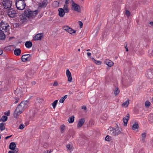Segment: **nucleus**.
Instances as JSON below:
<instances>
[{
	"label": "nucleus",
	"instance_id": "obj_14",
	"mask_svg": "<svg viewBox=\"0 0 153 153\" xmlns=\"http://www.w3.org/2000/svg\"><path fill=\"white\" fill-rule=\"evenodd\" d=\"M66 74L68 78V81L71 82L72 80L71 74L69 69H67L66 71Z\"/></svg>",
	"mask_w": 153,
	"mask_h": 153
},
{
	"label": "nucleus",
	"instance_id": "obj_46",
	"mask_svg": "<svg viewBox=\"0 0 153 153\" xmlns=\"http://www.w3.org/2000/svg\"><path fill=\"white\" fill-rule=\"evenodd\" d=\"M6 39H0V44H3L7 42V41H5Z\"/></svg>",
	"mask_w": 153,
	"mask_h": 153
},
{
	"label": "nucleus",
	"instance_id": "obj_5",
	"mask_svg": "<svg viewBox=\"0 0 153 153\" xmlns=\"http://www.w3.org/2000/svg\"><path fill=\"white\" fill-rule=\"evenodd\" d=\"M9 25L5 22L1 21L0 23V30L6 31L9 30Z\"/></svg>",
	"mask_w": 153,
	"mask_h": 153
},
{
	"label": "nucleus",
	"instance_id": "obj_19",
	"mask_svg": "<svg viewBox=\"0 0 153 153\" xmlns=\"http://www.w3.org/2000/svg\"><path fill=\"white\" fill-rule=\"evenodd\" d=\"M85 119L84 118H82L80 119L78 122L77 125V127H82L85 123Z\"/></svg>",
	"mask_w": 153,
	"mask_h": 153
},
{
	"label": "nucleus",
	"instance_id": "obj_32",
	"mask_svg": "<svg viewBox=\"0 0 153 153\" xmlns=\"http://www.w3.org/2000/svg\"><path fill=\"white\" fill-rule=\"evenodd\" d=\"M92 61L95 62V63L97 65H100L101 64L102 62L100 61H97L95 60L93 57L91 58Z\"/></svg>",
	"mask_w": 153,
	"mask_h": 153
},
{
	"label": "nucleus",
	"instance_id": "obj_49",
	"mask_svg": "<svg viewBox=\"0 0 153 153\" xmlns=\"http://www.w3.org/2000/svg\"><path fill=\"white\" fill-rule=\"evenodd\" d=\"M125 14L127 17H129L130 15V12L128 10L126 11Z\"/></svg>",
	"mask_w": 153,
	"mask_h": 153
},
{
	"label": "nucleus",
	"instance_id": "obj_30",
	"mask_svg": "<svg viewBox=\"0 0 153 153\" xmlns=\"http://www.w3.org/2000/svg\"><path fill=\"white\" fill-rule=\"evenodd\" d=\"M68 95H65L63 97H61V98L59 100V102L60 103H63L64 102L65 100L67 97Z\"/></svg>",
	"mask_w": 153,
	"mask_h": 153
},
{
	"label": "nucleus",
	"instance_id": "obj_61",
	"mask_svg": "<svg viewBox=\"0 0 153 153\" xmlns=\"http://www.w3.org/2000/svg\"><path fill=\"white\" fill-rule=\"evenodd\" d=\"M36 82H35V81H33V82H31V84L32 85H35L36 84Z\"/></svg>",
	"mask_w": 153,
	"mask_h": 153
},
{
	"label": "nucleus",
	"instance_id": "obj_31",
	"mask_svg": "<svg viewBox=\"0 0 153 153\" xmlns=\"http://www.w3.org/2000/svg\"><path fill=\"white\" fill-rule=\"evenodd\" d=\"M148 118L149 120V121L150 122V123H152L153 122V114H150L148 116Z\"/></svg>",
	"mask_w": 153,
	"mask_h": 153
},
{
	"label": "nucleus",
	"instance_id": "obj_25",
	"mask_svg": "<svg viewBox=\"0 0 153 153\" xmlns=\"http://www.w3.org/2000/svg\"><path fill=\"white\" fill-rule=\"evenodd\" d=\"M7 31L0 30V38H5L6 35L4 33V32H6Z\"/></svg>",
	"mask_w": 153,
	"mask_h": 153
},
{
	"label": "nucleus",
	"instance_id": "obj_54",
	"mask_svg": "<svg viewBox=\"0 0 153 153\" xmlns=\"http://www.w3.org/2000/svg\"><path fill=\"white\" fill-rule=\"evenodd\" d=\"M65 126L64 125H62L60 126V128L61 130H64Z\"/></svg>",
	"mask_w": 153,
	"mask_h": 153
},
{
	"label": "nucleus",
	"instance_id": "obj_2",
	"mask_svg": "<svg viewBox=\"0 0 153 153\" xmlns=\"http://www.w3.org/2000/svg\"><path fill=\"white\" fill-rule=\"evenodd\" d=\"M38 13V10H36L35 11L25 10L24 12V14L28 19L33 18Z\"/></svg>",
	"mask_w": 153,
	"mask_h": 153
},
{
	"label": "nucleus",
	"instance_id": "obj_34",
	"mask_svg": "<svg viewBox=\"0 0 153 153\" xmlns=\"http://www.w3.org/2000/svg\"><path fill=\"white\" fill-rule=\"evenodd\" d=\"M5 123H0V129L1 131H2L5 129Z\"/></svg>",
	"mask_w": 153,
	"mask_h": 153
},
{
	"label": "nucleus",
	"instance_id": "obj_53",
	"mask_svg": "<svg viewBox=\"0 0 153 153\" xmlns=\"http://www.w3.org/2000/svg\"><path fill=\"white\" fill-rule=\"evenodd\" d=\"M66 147L67 148V150H71L70 148V144H68L66 146Z\"/></svg>",
	"mask_w": 153,
	"mask_h": 153
},
{
	"label": "nucleus",
	"instance_id": "obj_56",
	"mask_svg": "<svg viewBox=\"0 0 153 153\" xmlns=\"http://www.w3.org/2000/svg\"><path fill=\"white\" fill-rule=\"evenodd\" d=\"M64 10L65 11V13H67L69 12V9H68V8H67L64 9Z\"/></svg>",
	"mask_w": 153,
	"mask_h": 153
},
{
	"label": "nucleus",
	"instance_id": "obj_40",
	"mask_svg": "<svg viewBox=\"0 0 153 153\" xmlns=\"http://www.w3.org/2000/svg\"><path fill=\"white\" fill-rule=\"evenodd\" d=\"M146 133H142L141 134V136L142 137V141H145L144 139L146 137Z\"/></svg>",
	"mask_w": 153,
	"mask_h": 153
},
{
	"label": "nucleus",
	"instance_id": "obj_52",
	"mask_svg": "<svg viewBox=\"0 0 153 153\" xmlns=\"http://www.w3.org/2000/svg\"><path fill=\"white\" fill-rule=\"evenodd\" d=\"M58 85V84L57 81H55L53 84V86H57Z\"/></svg>",
	"mask_w": 153,
	"mask_h": 153
},
{
	"label": "nucleus",
	"instance_id": "obj_22",
	"mask_svg": "<svg viewBox=\"0 0 153 153\" xmlns=\"http://www.w3.org/2000/svg\"><path fill=\"white\" fill-rule=\"evenodd\" d=\"M21 52V50L20 48H16L14 51V53L17 56H19Z\"/></svg>",
	"mask_w": 153,
	"mask_h": 153
},
{
	"label": "nucleus",
	"instance_id": "obj_27",
	"mask_svg": "<svg viewBox=\"0 0 153 153\" xmlns=\"http://www.w3.org/2000/svg\"><path fill=\"white\" fill-rule=\"evenodd\" d=\"M69 28V30L68 31V33L73 35H74L75 34V33H76V30H74L71 27Z\"/></svg>",
	"mask_w": 153,
	"mask_h": 153
},
{
	"label": "nucleus",
	"instance_id": "obj_47",
	"mask_svg": "<svg viewBox=\"0 0 153 153\" xmlns=\"http://www.w3.org/2000/svg\"><path fill=\"white\" fill-rule=\"evenodd\" d=\"M25 128V125L23 124H21L19 127V128L20 129H23Z\"/></svg>",
	"mask_w": 153,
	"mask_h": 153
},
{
	"label": "nucleus",
	"instance_id": "obj_12",
	"mask_svg": "<svg viewBox=\"0 0 153 153\" xmlns=\"http://www.w3.org/2000/svg\"><path fill=\"white\" fill-rule=\"evenodd\" d=\"M104 63L109 67H111L114 64L113 62L109 59H107L105 60Z\"/></svg>",
	"mask_w": 153,
	"mask_h": 153
},
{
	"label": "nucleus",
	"instance_id": "obj_64",
	"mask_svg": "<svg viewBox=\"0 0 153 153\" xmlns=\"http://www.w3.org/2000/svg\"><path fill=\"white\" fill-rule=\"evenodd\" d=\"M150 63L151 65L153 66V60L151 61Z\"/></svg>",
	"mask_w": 153,
	"mask_h": 153
},
{
	"label": "nucleus",
	"instance_id": "obj_26",
	"mask_svg": "<svg viewBox=\"0 0 153 153\" xmlns=\"http://www.w3.org/2000/svg\"><path fill=\"white\" fill-rule=\"evenodd\" d=\"M44 37L43 33H38L35 36H34L33 38H41Z\"/></svg>",
	"mask_w": 153,
	"mask_h": 153
},
{
	"label": "nucleus",
	"instance_id": "obj_1",
	"mask_svg": "<svg viewBox=\"0 0 153 153\" xmlns=\"http://www.w3.org/2000/svg\"><path fill=\"white\" fill-rule=\"evenodd\" d=\"M29 104V101L26 100L22 101L17 106L15 110L13 113L14 117L17 118L18 116L22 113L25 109L27 108Z\"/></svg>",
	"mask_w": 153,
	"mask_h": 153
},
{
	"label": "nucleus",
	"instance_id": "obj_8",
	"mask_svg": "<svg viewBox=\"0 0 153 153\" xmlns=\"http://www.w3.org/2000/svg\"><path fill=\"white\" fill-rule=\"evenodd\" d=\"M72 2V6L74 8V10L76 11L80 12V6L78 4L75 3L73 0L71 1Z\"/></svg>",
	"mask_w": 153,
	"mask_h": 153
},
{
	"label": "nucleus",
	"instance_id": "obj_6",
	"mask_svg": "<svg viewBox=\"0 0 153 153\" xmlns=\"http://www.w3.org/2000/svg\"><path fill=\"white\" fill-rule=\"evenodd\" d=\"M7 10V13L10 17L14 18L16 16V12L13 8H10Z\"/></svg>",
	"mask_w": 153,
	"mask_h": 153
},
{
	"label": "nucleus",
	"instance_id": "obj_13",
	"mask_svg": "<svg viewBox=\"0 0 153 153\" xmlns=\"http://www.w3.org/2000/svg\"><path fill=\"white\" fill-rule=\"evenodd\" d=\"M34 74V72L33 70H30L27 72L26 76L27 77L31 78L33 77Z\"/></svg>",
	"mask_w": 153,
	"mask_h": 153
},
{
	"label": "nucleus",
	"instance_id": "obj_7",
	"mask_svg": "<svg viewBox=\"0 0 153 153\" xmlns=\"http://www.w3.org/2000/svg\"><path fill=\"white\" fill-rule=\"evenodd\" d=\"M21 59L23 62L29 61L31 59V56L30 54H24L22 56Z\"/></svg>",
	"mask_w": 153,
	"mask_h": 153
},
{
	"label": "nucleus",
	"instance_id": "obj_57",
	"mask_svg": "<svg viewBox=\"0 0 153 153\" xmlns=\"http://www.w3.org/2000/svg\"><path fill=\"white\" fill-rule=\"evenodd\" d=\"M12 135H10L9 136H7L5 137V139H6V140H7L9 138H10L11 137H12Z\"/></svg>",
	"mask_w": 153,
	"mask_h": 153
},
{
	"label": "nucleus",
	"instance_id": "obj_33",
	"mask_svg": "<svg viewBox=\"0 0 153 153\" xmlns=\"http://www.w3.org/2000/svg\"><path fill=\"white\" fill-rule=\"evenodd\" d=\"M59 2L56 1H54L53 4H52V6L53 7H59Z\"/></svg>",
	"mask_w": 153,
	"mask_h": 153
},
{
	"label": "nucleus",
	"instance_id": "obj_55",
	"mask_svg": "<svg viewBox=\"0 0 153 153\" xmlns=\"http://www.w3.org/2000/svg\"><path fill=\"white\" fill-rule=\"evenodd\" d=\"M82 109H84L85 110H87V108L86 106L85 105H83L82 106Z\"/></svg>",
	"mask_w": 153,
	"mask_h": 153
},
{
	"label": "nucleus",
	"instance_id": "obj_16",
	"mask_svg": "<svg viewBox=\"0 0 153 153\" xmlns=\"http://www.w3.org/2000/svg\"><path fill=\"white\" fill-rule=\"evenodd\" d=\"M59 15L61 17L64 16L65 14V12L64 10L62 8H59L58 9Z\"/></svg>",
	"mask_w": 153,
	"mask_h": 153
},
{
	"label": "nucleus",
	"instance_id": "obj_20",
	"mask_svg": "<svg viewBox=\"0 0 153 153\" xmlns=\"http://www.w3.org/2000/svg\"><path fill=\"white\" fill-rule=\"evenodd\" d=\"M150 43V41L149 39H144L143 42V45L146 47H148Z\"/></svg>",
	"mask_w": 153,
	"mask_h": 153
},
{
	"label": "nucleus",
	"instance_id": "obj_35",
	"mask_svg": "<svg viewBox=\"0 0 153 153\" xmlns=\"http://www.w3.org/2000/svg\"><path fill=\"white\" fill-rule=\"evenodd\" d=\"M129 100H128L126 101L125 102L122 104L123 106H124L125 107H127L129 104Z\"/></svg>",
	"mask_w": 153,
	"mask_h": 153
},
{
	"label": "nucleus",
	"instance_id": "obj_51",
	"mask_svg": "<svg viewBox=\"0 0 153 153\" xmlns=\"http://www.w3.org/2000/svg\"><path fill=\"white\" fill-rule=\"evenodd\" d=\"M78 23H79V25L80 26V28H82V26H83V23H82V22L80 21H79L78 22Z\"/></svg>",
	"mask_w": 153,
	"mask_h": 153
},
{
	"label": "nucleus",
	"instance_id": "obj_4",
	"mask_svg": "<svg viewBox=\"0 0 153 153\" xmlns=\"http://www.w3.org/2000/svg\"><path fill=\"white\" fill-rule=\"evenodd\" d=\"M12 0H3V6L4 9L9 10L11 8L12 4Z\"/></svg>",
	"mask_w": 153,
	"mask_h": 153
},
{
	"label": "nucleus",
	"instance_id": "obj_58",
	"mask_svg": "<svg viewBox=\"0 0 153 153\" xmlns=\"http://www.w3.org/2000/svg\"><path fill=\"white\" fill-rule=\"evenodd\" d=\"M68 5H67V4H65L64 5V9H65V8H68Z\"/></svg>",
	"mask_w": 153,
	"mask_h": 153
},
{
	"label": "nucleus",
	"instance_id": "obj_18",
	"mask_svg": "<svg viewBox=\"0 0 153 153\" xmlns=\"http://www.w3.org/2000/svg\"><path fill=\"white\" fill-rule=\"evenodd\" d=\"M27 16H26L24 14V13L23 14H22L20 16V19L21 21V23H23L24 22L26 21L27 20Z\"/></svg>",
	"mask_w": 153,
	"mask_h": 153
},
{
	"label": "nucleus",
	"instance_id": "obj_10",
	"mask_svg": "<svg viewBox=\"0 0 153 153\" xmlns=\"http://www.w3.org/2000/svg\"><path fill=\"white\" fill-rule=\"evenodd\" d=\"M116 125L117 126V128H118V129H117L116 130V129H115V130H114V131H112V132H110V133H111V134L115 136H117L119 134L121 133V132L120 129V128L121 129V128L120 127H119L118 126L117 124L116 123Z\"/></svg>",
	"mask_w": 153,
	"mask_h": 153
},
{
	"label": "nucleus",
	"instance_id": "obj_59",
	"mask_svg": "<svg viewBox=\"0 0 153 153\" xmlns=\"http://www.w3.org/2000/svg\"><path fill=\"white\" fill-rule=\"evenodd\" d=\"M69 0H65V4H68L69 3Z\"/></svg>",
	"mask_w": 153,
	"mask_h": 153
},
{
	"label": "nucleus",
	"instance_id": "obj_11",
	"mask_svg": "<svg viewBox=\"0 0 153 153\" xmlns=\"http://www.w3.org/2000/svg\"><path fill=\"white\" fill-rule=\"evenodd\" d=\"M130 115L128 113L127 115L123 117V120L124 124V126H126L128 123V122L129 119Z\"/></svg>",
	"mask_w": 153,
	"mask_h": 153
},
{
	"label": "nucleus",
	"instance_id": "obj_37",
	"mask_svg": "<svg viewBox=\"0 0 153 153\" xmlns=\"http://www.w3.org/2000/svg\"><path fill=\"white\" fill-rule=\"evenodd\" d=\"M7 117L6 116H3L2 118L1 119V120L3 122H6L7 120Z\"/></svg>",
	"mask_w": 153,
	"mask_h": 153
},
{
	"label": "nucleus",
	"instance_id": "obj_42",
	"mask_svg": "<svg viewBox=\"0 0 153 153\" xmlns=\"http://www.w3.org/2000/svg\"><path fill=\"white\" fill-rule=\"evenodd\" d=\"M70 27L68 26H64V27H63V29L65 30H66L67 32H68V31H69V28H70Z\"/></svg>",
	"mask_w": 153,
	"mask_h": 153
},
{
	"label": "nucleus",
	"instance_id": "obj_24",
	"mask_svg": "<svg viewBox=\"0 0 153 153\" xmlns=\"http://www.w3.org/2000/svg\"><path fill=\"white\" fill-rule=\"evenodd\" d=\"M22 42V41L20 40H13L12 41V44H15L14 46L15 48L18 46L19 44H21Z\"/></svg>",
	"mask_w": 153,
	"mask_h": 153
},
{
	"label": "nucleus",
	"instance_id": "obj_36",
	"mask_svg": "<svg viewBox=\"0 0 153 153\" xmlns=\"http://www.w3.org/2000/svg\"><path fill=\"white\" fill-rule=\"evenodd\" d=\"M120 90L118 88H116L114 89V94L116 96L118 95L120 92Z\"/></svg>",
	"mask_w": 153,
	"mask_h": 153
},
{
	"label": "nucleus",
	"instance_id": "obj_41",
	"mask_svg": "<svg viewBox=\"0 0 153 153\" xmlns=\"http://www.w3.org/2000/svg\"><path fill=\"white\" fill-rule=\"evenodd\" d=\"M145 106L147 108L149 107L150 105V102L148 101H146L145 102Z\"/></svg>",
	"mask_w": 153,
	"mask_h": 153
},
{
	"label": "nucleus",
	"instance_id": "obj_21",
	"mask_svg": "<svg viewBox=\"0 0 153 153\" xmlns=\"http://www.w3.org/2000/svg\"><path fill=\"white\" fill-rule=\"evenodd\" d=\"M16 146L15 142H11L9 145V149L12 150H14L15 149Z\"/></svg>",
	"mask_w": 153,
	"mask_h": 153
},
{
	"label": "nucleus",
	"instance_id": "obj_45",
	"mask_svg": "<svg viewBox=\"0 0 153 153\" xmlns=\"http://www.w3.org/2000/svg\"><path fill=\"white\" fill-rule=\"evenodd\" d=\"M115 128L112 127L111 126H110L108 128V130H110V132H112V131H114V130H115Z\"/></svg>",
	"mask_w": 153,
	"mask_h": 153
},
{
	"label": "nucleus",
	"instance_id": "obj_23",
	"mask_svg": "<svg viewBox=\"0 0 153 153\" xmlns=\"http://www.w3.org/2000/svg\"><path fill=\"white\" fill-rule=\"evenodd\" d=\"M33 45L31 41H27L25 43V45L27 48H31Z\"/></svg>",
	"mask_w": 153,
	"mask_h": 153
},
{
	"label": "nucleus",
	"instance_id": "obj_3",
	"mask_svg": "<svg viewBox=\"0 0 153 153\" xmlns=\"http://www.w3.org/2000/svg\"><path fill=\"white\" fill-rule=\"evenodd\" d=\"M15 4L17 9L20 10L24 9L26 6L24 0H16Z\"/></svg>",
	"mask_w": 153,
	"mask_h": 153
},
{
	"label": "nucleus",
	"instance_id": "obj_39",
	"mask_svg": "<svg viewBox=\"0 0 153 153\" xmlns=\"http://www.w3.org/2000/svg\"><path fill=\"white\" fill-rule=\"evenodd\" d=\"M105 141L109 142L111 140V137L108 135H107L105 137Z\"/></svg>",
	"mask_w": 153,
	"mask_h": 153
},
{
	"label": "nucleus",
	"instance_id": "obj_62",
	"mask_svg": "<svg viewBox=\"0 0 153 153\" xmlns=\"http://www.w3.org/2000/svg\"><path fill=\"white\" fill-rule=\"evenodd\" d=\"M87 56L88 57H89L91 55V53L90 52H88L87 53Z\"/></svg>",
	"mask_w": 153,
	"mask_h": 153
},
{
	"label": "nucleus",
	"instance_id": "obj_9",
	"mask_svg": "<svg viewBox=\"0 0 153 153\" xmlns=\"http://www.w3.org/2000/svg\"><path fill=\"white\" fill-rule=\"evenodd\" d=\"M146 76L148 78L152 79L153 78V69H150L147 71Z\"/></svg>",
	"mask_w": 153,
	"mask_h": 153
},
{
	"label": "nucleus",
	"instance_id": "obj_28",
	"mask_svg": "<svg viewBox=\"0 0 153 153\" xmlns=\"http://www.w3.org/2000/svg\"><path fill=\"white\" fill-rule=\"evenodd\" d=\"M138 124L137 122H135L133 125L132 129L133 130H135L138 128Z\"/></svg>",
	"mask_w": 153,
	"mask_h": 153
},
{
	"label": "nucleus",
	"instance_id": "obj_43",
	"mask_svg": "<svg viewBox=\"0 0 153 153\" xmlns=\"http://www.w3.org/2000/svg\"><path fill=\"white\" fill-rule=\"evenodd\" d=\"M100 10V9L99 7H97L96 9V10H95V13L96 14L97 17L98 16V15L99 12Z\"/></svg>",
	"mask_w": 153,
	"mask_h": 153
},
{
	"label": "nucleus",
	"instance_id": "obj_29",
	"mask_svg": "<svg viewBox=\"0 0 153 153\" xmlns=\"http://www.w3.org/2000/svg\"><path fill=\"white\" fill-rule=\"evenodd\" d=\"M74 116H72L69 117L68 119V121L70 123H72L74 122Z\"/></svg>",
	"mask_w": 153,
	"mask_h": 153
},
{
	"label": "nucleus",
	"instance_id": "obj_50",
	"mask_svg": "<svg viewBox=\"0 0 153 153\" xmlns=\"http://www.w3.org/2000/svg\"><path fill=\"white\" fill-rule=\"evenodd\" d=\"M4 114L7 116H9L10 115V110H9L7 112H5Z\"/></svg>",
	"mask_w": 153,
	"mask_h": 153
},
{
	"label": "nucleus",
	"instance_id": "obj_17",
	"mask_svg": "<svg viewBox=\"0 0 153 153\" xmlns=\"http://www.w3.org/2000/svg\"><path fill=\"white\" fill-rule=\"evenodd\" d=\"M14 93L18 97H21L22 93L21 91L20 90L19 88H17L16 90H14Z\"/></svg>",
	"mask_w": 153,
	"mask_h": 153
},
{
	"label": "nucleus",
	"instance_id": "obj_15",
	"mask_svg": "<svg viewBox=\"0 0 153 153\" xmlns=\"http://www.w3.org/2000/svg\"><path fill=\"white\" fill-rule=\"evenodd\" d=\"M48 3V1L47 0H44L42 2L39 4V6L41 8L45 7Z\"/></svg>",
	"mask_w": 153,
	"mask_h": 153
},
{
	"label": "nucleus",
	"instance_id": "obj_44",
	"mask_svg": "<svg viewBox=\"0 0 153 153\" xmlns=\"http://www.w3.org/2000/svg\"><path fill=\"white\" fill-rule=\"evenodd\" d=\"M14 46V45H10L9 46H6V47H4V48L5 50L10 51V48H9V47H12V46Z\"/></svg>",
	"mask_w": 153,
	"mask_h": 153
},
{
	"label": "nucleus",
	"instance_id": "obj_60",
	"mask_svg": "<svg viewBox=\"0 0 153 153\" xmlns=\"http://www.w3.org/2000/svg\"><path fill=\"white\" fill-rule=\"evenodd\" d=\"M14 150L16 152V153L18 152V151H19L18 149L16 148V147L15 148V149Z\"/></svg>",
	"mask_w": 153,
	"mask_h": 153
},
{
	"label": "nucleus",
	"instance_id": "obj_63",
	"mask_svg": "<svg viewBox=\"0 0 153 153\" xmlns=\"http://www.w3.org/2000/svg\"><path fill=\"white\" fill-rule=\"evenodd\" d=\"M149 24L151 25V26H153V22L152 21L150 22Z\"/></svg>",
	"mask_w": 153,
	"mask_h": 153
},
{
	"label": "nucleus",
	"instance_id": "obj_48",
	"mask_svg": "<svg viewBox=\"0 0 153 153\" xmlns=\"http://www.w3.org/2000/svg\"><path fill=\"white\" fill-rule=\"evenodd\" d=\"M19 97H16L15 98V101L14 102V103L15 104H16V103H17L19 102Z\"/></svg>",
	"mask_w": 153,
	"mask_h": 153
},
{
	"label": "nucleus",
	"instance_id": "obj_38",
	"mask_svg": "<svg viewBox=\"0 0 153 153\" xmlns=\"http://www.w3.org/2000/svg\"><path fill=\"white\" fill-rule=\"evenodd\" d=\"M58 102V100H55V101H54L52 103V105L53 107V108L54 109L57 104V102Z\"/></svg>",
	"mask_w": 153,
	"mask_h": 153
}]
</instances>
